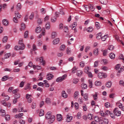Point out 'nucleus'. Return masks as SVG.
Segmentation results:
<instances>
[{"mask_svg":"<svg viewBox=\"0 0 124 124\" xmlns=\"http://www.w3.org/2000/svg\"><path fill=\"white\" fill-rule=\"evenodd\" d=\"M8 39V37L7 36H4L3 39L2 41L3 42H6Z\"/></svg>","mask_w":124,"mask_h":124,"instance_id":"09e8293b","label":"nucleus"},{"mask_svg":"<svg viewBox=\"0 0 124 124\" xmlns=\"http://www.w3.org/2000/svg\"><path fill=\"white\" fill-rule=\"evenodd\" d=\"M88 82L89 87L90 88H92L93 87V84L92 81L90 79H89L88 80Z\"/></svg>","mask_w":124,"mask_h":124,"instance_id":"412c9836","label":"nucleus"},{"mask_svg":"<svg viewBox=\"0 0 124 124\" xmlns=\"http://www.w3.org/2000/svg\"><path fill=\"white\" fill-rule=\"evenodd\" d=\"M86 73L88 75L89 78H92L93 77V75L91 72H89Z\"/></svg>","mask_w":124,"mask_h":124,"instance_id":"864d4df0","label":"nucleus"},{"mask_svg":"<svg viewBox=\"0 0 124 124\" xmlns=\"http://www.w3.org/2000/svg\"><path fill=\"white\" fill-rule=\"evenodd\" d=\"M95 85L97 86H101L102 85L101 82L99 81H96L94 82Z\"/></svg>","mask_w":124,"mask_h":124,"instance_id":"9b49d317","label":"nucleus"},{"mask_svg":"<svg viewBox=\"0 0 124 124\" xmlns=\"http://www.w3.org/2000/svg\"><path fill=\"white\" fill-rule=\"evenodd\" d=\"M49 16L47 15L44 18V22H46L49 19Z\"/></svg>","mask_w":124,"mask_h":124,"instance_id":"052dcab7","label":"nucleus"},{"mask_svg":"<svg viewBox=\"0 0 124 124\" xmlns=\"http://www.w3.org/2000/svg\"><path fill=\"white\" fill-rule=\"evenodd\" d=\"M88 32H90L93 31V28L91 27H88L86 29Z\"/></svg>","mask_w":124,"mask_h":124,"instance_id":"e433bc0d","label":"nucleus"},{"mask_svg":"<svg viewBox=\"0 0 124 124\" xmlns=\"http://www.w3.org/2000/svg\"><path fill=\"white\" fill-rule=\"evenodd\" d=\"M44 111L43 110L41 109L40 110L39 113V116H43L44 114Z\"/></svg>","mask_w":124,"mask_h":124,"instance_id":"0e129e2a","label":"nucleus"},{"mask_svg":"<svg viewBox=\"0 0 124 124\" xmlns=\"http://www.w3.org/2000/svg\"><path fill=\"white\" fill-rule=\"evenodd\" d=\"M71 49L69 47H68L67 48L66 52V53L68 54H70L71 53Z\"/></svg>","mask_w":124,"mask_h":124,"instance_id":"f704fd0d","label":"nucleus"},{"mask_svg":"<svg viewBox=\"0 0 124 124\" xmlns=\"http://www.w3.org/2000/svg\"><path fill=\"white\" fill-rule=\"evenodd\" d=\"M116 104L117 106H118L120 108L122 106V104L118 102H116Z\"/></svg>","mask_w":124,"mask_h":124,"instance_id":"338daca9","label":"nucleus"},{"mask_svg":"<svg viewBox=\"0 0 124 124\" xmlns=\"http://www.w3.org/2000/svg\"><path fill=\"white\" fill-rule=\"evenodd\" d=\"M45 102L48 104H50L51 102V99L48 98H46L45 99Z\"/></svg>","mask_w":124,"mask_h":124,"instance_id":"393cba45","label":"nucleus"},{"mask_svg":"<svg viewBox=\"0 0 124 124\" xmlns=\"http://www.w3.org/2000/svg\"><path fill=\"white\" fill-rule=\"evenodd\" d=\"M1 95L2 96L4 97V98L5 100L8 101L9 100V96L8 95H6L4 93H2Z\"/></svg>","mask_w":124,"mask_h":124,"instance_id":"dca6fc26","label":"nucleus"},{"mask_svg":"<svg viewBox=\"0 0 124 124\" xmlns=\"http://www.w3.org/2000/svg\"><path fill=\"white\" fill-rule=\"evenodd\" d=\"M119 59L122 60L124 63V58L122 54H121L120 55L119 57Z\"/></svg>","mask_w":124,"mask_h":124,"instance_id":"4c0bfd02","label":"nucleus"},{"mask_svg":"<svg viewBox=\"0 0 124 124\" xmlns=\"http://www.w3.org/2000/svg\"><path fill=\"white\" fill-rule=\"evenodd\" d=\"M46 28L47 29H49L50 28V23L49 22H47L46 24Z\"/></svg>","mask_w":124,"mask_h":124,"instance_id":"2f4dec72","label":"nucleus"},{"mask_svg":"<svg viewBox=\"0 0 124 124\" xmlns=\"http://www.w3.org/2000/svg\"><path fill=\"white\" fill-rule=\"evenodd\" d=\"M19 44L21 46H24V49L25 48V46L24 44L23 43V41L22 39H20L19 41Z\"/></svg>","mask_w":124,"mask_h":124,"instance_id":"b1692460","label":"nucleus"},{"mask_svg":"<svg viewBox=\"0 0 124 124\" xmlns=\"http://www.w3.org/2000/svg\"><path fill=\"white\" fill-rule=\"evenodd\" d=\"M46 118L49 119L48 123L49 124L52 123L54 120V116L50 112H47L46 115Z\"/></svg>","mask_w":124,"mask_h":124,"instance_id":"f257e3e1","label":"nucleus"},{"mask_svg":"<svg viewBox=\"0 0 124 124\" xmlns=\"http://www.w3.org/2000/svg\"><path fill=\"white\" fill-rule=\"evenodd\" d=\"M81 87L82 89H85L87 88V85L86 84L83 83L81 84Z\"/></svg>","mask_w":124,"mask_h":124,"instance_id":"aec40b11","label":"nucleus"},{"mask_svg":"<svg viewBox=\"0 0 124 124\" xmlns=\"http://www.w3.org/2000/svg\"><path fill=\"white\" fill-rule=\"evenodd\" d=\"M45 31L44 29V30H43V29L42 30V35L41 34L39 35L38 36V38H40L41 37L42 35H45Z\"/></svg>","mask_w":124,"mask_h":124,"instance_id":"37998d69","label":"nucleus"},{"mask_svg":"<svg viewBox=\"0 0 124 124\" xmlns=\"http://www.w3.org/2000/svg\"><path fill=\"white\" fill-rule=\"evenodd\" d=\"M98 95V93L97 92H95V94L93 95V99L94 100L96 101L97 100Z\"/></svg>","mask_w":124,"mask_h":124,"instance_id":"bb28decb","label":"nucleus"},{"mask_svg":"<svg viewBox=\"0 0 124 124\" xmlns=\"http://www.w3.org/2000/svg\"><path fill=\"white\" fill-rule=\"evenodd\" d=\"M67 75L66 74L63 75L62 77H59L57 78L56 80V82H61L65 80L67 77Z\"/></svg>","mask_w":124,"mask_h":124,"instance_id":"7ed1b4c3","label":"nucleus"},{"mask_svg":"<svg viewBox=\"0 0 124 124\" xmlns=\"http://www.w3.org/2000/svg\"><path fill=\"white\" fill-rule=\"evenodd\" d=\"M15 16L17 17L18 18H20L21 17V16L18 11H15Z\"/></svg>","mask_w":124,"mask_h":124,"instance_id":"cd10ccee","label":"nucleus"},{"mask_svg":"<svg viewBox=\"0 0 124 124\" xmlns=\"http://www.w3.org/2000/svg\"><path fill=\"white\" fill-rule=\"evenodd\" d=\"M23 113H19L18 114H17L15 116V117L16 118H20L23 115Z\"/></svg>","mask_w":124,"mask_h":124,"instance_id":"c9c22d12","label":"nucleus"},{"mask_svg":"<svg viewBox=\"0 0 124 124\" xmlns=\"http://www.w3.org/2000/svg\"><path fill=\"white\" fill-rule=\"evenodd\" d=\"M31 83H28L25 85L24 88V90H27V89L30 90L31 89Z\"/></svg>","mask_w":124,"mask_h":124,"instance_id":"9d476101","label":"nucleus"},{"mask_svg":"<svg viewBox=\"0 0 124 124\" xmlns=\"http://www.w3.org/2000/svg\"><path fill=\"white\" fill-rule=\"evenodd\" d=\"M66 46L64 45H62L60 47V50L61 51H63L65 50Z\"/></svg>","mask_w":124,"mask_h":124,"instance_id":"4be33fe9","label":"nucleus"},{"mask_svg":"<svg viewBox=\"0 0 124 124\" xmlns=\"http://www.w3.org/2000/svg\"><path fill=\"white\" fill-rule=\"evenodd\" d=\"M117 70V72L121 73L124 70V66L120 68L119 70Z\"/></svg>","mask_w":124,"mask_h":124,"instance_id":"49530a36","label":"nucleus"},{"mask_svg":"<svg viewBox=\"0 0 124 124\" xmlns=\"http://www.w3.org/2000/svg\"><path fill=\"white\" fill-rule=\"evenodd\" d=\"M114 37H115V39L117 41L119 42H121V43L123 44V45H124V43H123V42H122V41L119 38L117 35H115L114 36Z\"/></svg>","mask_w":124,"mask_h":124,"instance_id":"6ab92c4d","label":"nucleus"},{"mask_svg":"<svg viewBox=\"0 0 124 124\" xmlns=\"http://www.w3.org/2000/svg\"><path fill=\"white\" fill-rule=\"evenodd\" d=\"M98 77L100 78H105L107 76L106 74L101 72L99 73L98 75Z\"/></svg>","mask_w":124,"mask_h":124,"instance_id":"39448f33","label":"nucleus"},{"mask_svg":"<svg viewBox=\"0 0 124 124\" xmlns=\"http://www.w3.org/2000/svg\"><path fill=\"white\" fill-rule=\"evenodd\" d=\"M90 69V68L88 66H86L85 67L84 71L86 73L89 72L88 70Z\"/></svg>","mask_w":124,"mask_h":124,"instance_id":"72a5a7b5","label":"nucleus"},{"mask_svg":"<svg viewBox=\"0 0 124 124\" xmlns=\"http://www.w3.org/2000/svg\"><path fill=\"white\" fill-rule=\"evenodd\" d=\"M2 23L5 26L8 25L9 24L8 20L6 19H3L2 21Z\"/></svg>","mask_w":124,"mask_h":124,"instance_id":"1a4fd4ad","label":"nucleus"},{"mask_svg":"<svg viewBox=\"0 0 124 124\" xmlns=\"http://www.w3.org/2000/svg\"><path fill=\"white\" fill-rule=\"evenodd\" d=\"M8 79V76H6L3 77L1 79L2 81H4L7 80Z\"/></svg>","mask_w":124,"mask_h":124,"instance_id":"680f3d73","label":"nucleus"},{"mask_svg":"<svg viewBox=\"0 0 124 124\" xmlns=\"http://www.w3.org/2000/svg\"><path fill=\"white\" fill-rule=\"evenodd\" d=\"M98 49H96L93 50V54L95 56H97L98 54Z\"/></svg>","mask_w":124,"mask_h":124,"instance_id":"c85d7f7f","label":"nucleus"},{"mask_svg":"<svg viewBox=\"0 0 124 124\" xmlns=\"http://www.w3.org/2000/svg\"><path fill=\"white\" fill-rule=\"evenodd\" d=\"M0 113L1 114V116H5V119L6 120H8L10 118V116L8 115H5V110H4L0 108Z\"/></svg>","mask_w":124,"mask_h":124,"instance_id":"f03ea898","label":"nucleus"},{"mask_svg":"<svg viewBox=\"0 0 124 124\" xmlns=\"http://www.w3.org/2000/svg\"><path fill=\"white\" fill-rule=\"evenodd\" d=\"M53 77V75L50 73L47 74L46 76V79L48 80H51Z\"/></svg>","mask_w":124,"mask_h":124,"instance_id":"0eeeda50","label":"nucleus"},{"mask_svg":"<svg viewBox=\"0 0 124 124\" xmlns=\"http://www.w3.org/2000/svg\"><path fill=\"white\" fill-rule=\"evenodd\" d=\"M78 92L76 91L74 95V99H77L78 98Z\"/></svg>","mask_w":124,"mask_h":124,"instance_id":"69168bd1","label":"nucleus"},{"mask_svg":"<svg viewBox=\"0 0 124 124\" xmlns=\"http://www.w3.org/2000/svg\"><path fill=\"white\" fill-rule=\"evenodd\" d=\"M21 7L20 3H18L16 6V8L17 9L20 10L21 8Z\"/></svg>","mask_w":124,"mask_h":124,"instance_id":"13d9d810","label":"nucleus"},{"mask_svg":"<svg viewBox=\"0 0 124 124\" xmlns=\"http://www.w3.org/2000/svg\"><path fill=\"white\" fill-rule=\"evenodd\" d=\"M120 64H117L116 66L115 69L116 70H119L120 68Z\"/></svg>","mask_w":124,"mask_h":124,"instance_id":"774afa93","label":"nucleus"},{"mask_svg":"<svg viewBox=\"0 0 124 124\" xmlns=\"http://www.w3.org/2000/svg\"><path fill=\"white\" fill-rule=\"evenodd\" d=\"M25 83V82L22 81H21L19 85V87H23L24 85V84Z\"/></svg>","mask_w":124,"mask_h":124,"instance_id":"5fc2aeb1","label":"nucleus"},{"mask_svg":"<svg viewBox=\"0 0 124 124\" xmlns=\"http://www.w3.org/2000/svg\"><path fill=\"white\" fill-rule=\"evenodd\" d=\"M33 68L35 69H37L38 70H40L41 68V67L39 66H36L34 65L33 66Z\"/></svg>","mask_w":124,"mask_h":124,"instance_id":"ea45409f","label":"nucleus"},{"mask_svg":"<svg viewBox=\"0 0 124 124\" xmlns=\"http://www.w3.org/2000/svg\"><path fill=\"white\" fill-rule=\"evenodd\" d=\"M34 14L33 13H32L29 17V19L30 20H32L34 16Z\"/></svg>","mask_w":124,"mask_h":124,"instance_id":"4d7b16f0","label":"nucleus"},{"mask_svg":"<svg viewBox=\"0 0 124 124\" xmlns=\"http://www.w3.org/2000/svg\"><path fill=\"white\" fill-rule=\"evenodd\" d=\"M41 13L42 14H44L45 13L46 11L44 8H42L40 10Z\"/></svg>","mask_w":124,"mask_h":124,"instance_id":"6e6d98bb","label":"nucleus"},{"mask_svg":"<svg viewBox=\"0 0 124 124\" xmlns=\"http://www.w3.org/2000/svg\"><path fill=\"white\" fill-rule=\"evenodd\" d=\"M41 30V28L40 27H38L36 28L35 31L36 32L39 33L40 32Z\"/></svg>","mask_w":124,"mask_h":124,"instance_id":"79ce46f5","label":"nucleus"},{"mask_svg":"<svg viewBox=\"0 0 124 124\" xmlns=\"http://www.w3.org/2000/svg\"><path fill=\"white\" fill-rule=\"evenodd\" d=\"M73 118L72 116H69V115H67L66 121L68 122H70L72 120Z\"/></svg>","mask_w":124,"mask_h":124,"instance_id":"5701e85b","label":"nucleus"},{"mask_svg":"<svg viewBox=\"0 0 124 124\" xmlns=\"http://www.w3.org/2000/svg\"><path fill=\"white\" fill-rule=\"evenodd\" d=\"M87 117L89 120H93V115L91 114H88Z\"/></svg>","mask_w":124,"mask_h":124,"instance_id":"a211bd4d","label":"nucleus"},{"mask_svg":"<svg viewBox=\"0 0 124 124\" xmlns=\"http://www.w3.org/2000/svg\"><path fill=\"white\" fill-rule=\"evenodd\" d=\"M85 65V63L84 61H82L79 63V66L81 67H83Z\"/></svg>","mask_w":124,"mask_h":124,"instance_id":"8fccbe9b","label":"nucleus"},{"mask_svg":"<svg viewBox=\"0 0 124 124\" xmlns=\"http://www.w3.org/2000/svg\"><path fill=\"white\" fill-rule=\"evenodd\" d=\"M108 37V36L107 34L106 35H105L104 36H101V40L103 41H104L106 40V39Z\"/></svg>","mask_w":124,"mask_h":124,"instance_id":"a878e982","label":"nucleus"},{"mask_svg":"<svg viewBox=\"0 0 124 124\" xmlns=\"http://www.w3.org/2000/svg\"><path fill=\"white\" fill-rule=\"evenodd\" d=\"M112 85V82L110 81H108L106 84V86L108 88H109L111 87Z\"/></svg>","mask_w":124,"mask_h":124,"instance_id":"ddd939ff","label":"nucleus"},{"mask_svg":"<svg viewBox=\"0 0 124 124\" xmlns=\"http://www.w3.org/2000/svg\"><path fill=\"white\" fill-rule=\"evenodd\" d=\"M99 119V118L97 116H95V117L94 118V119L95 121L97 122H98V121H99L100 120V119Z\"/></svg>","mask_w":124,"mask_h":124,"instance_id":"e2e57ef3","label":"nucleus"},{"mask_svg":"<svg viewBox=\"0 0 124 124\" xmlns=\"http://www.w3.org/2000/svg\"><path fill=\"white\" fill-rule=\"evenodd\" d=\"M14 49L15 50H22L24 49V46H16Z\"/></svg>","mask_w":124,"mask_h":124,"instance_id":"6e6552de","label":"nucleus"},{"mask_svg":"<svg viewBox=\"0 0 124 124\" xmlns=\"http://www.w3.org/2000/svg\"><path fill=\"white\" fill-rule=\"evenodd\" d=\"M28 31H26L24 33V38H27L28 36Z\"/></svg>","mask_w":124,"mask_h":124,"instance_id":"a18cd8bd","label":"nucleus"},{"mask_svg":"<svg viewBox=\"0 0 124 124\" xmlns=\"http://www.w3.org/2000/svg\"><path fill=\"white\" fill-rule=\"evenodd\" d=\"M95 26L97 29H99L100 28V23L98 22H96L95 23Z\"/></svg>","mask_w":124,"mask_h":124,"instance_id":"bf43d9fd","label":"nucleus"},{"mask_svg":"<svg viewBox=\"0 0 124 124\" xmlns=\"http://www.w3.org/2000/svg\"><path fill=\"white\" fill-rule=\"evenodd\" d=\"M101 51L103 55L104 56L107 55L108 53V50L107 49L104 50L102 49L101 50Z\"/></svg>","mask_w":124,"mask_h":124,"instance_id":"f3484780","label":"nucleus"},{"mask_svg":"<svg viewBox=\"0 0 124 124\" xmlns=\"http://www.w3.org/2000/svg\"><path fill=\"white\" fill-rule=\"evenodd\" d=\"M60 39L59 38H57L55 39L53 41V43L54 45L58 44L59 42Z\"/></svg>","mask_w":124,"mask_h":124,"instance_id":"4468645a","label":"nucleus"},{"mask_svg":"<svg viewBox=\"0 0 124 124\" xmlns=\"http://www.w3.org/2000/svg\"><path fill=\"white\" fill-rule=\"evenodd\" d=\"M36 60L37 62H39L40 63H42V64L44 65L45 63V61L43 60V57H37L35 59Z\"/></svg>","mask_w":124,"mask_h":124,"instance_id":"20e7f679","label":"nucleus"},{"mask_svg":"<svg viewBox=\"0 0 124 124\" xmlns=\"http://www.w3.org/2000/svg\"><path fill=\"white\" fill-rule=\"evenodd\" d=\"M57 18L56 17L52 16L51 19V22L53 23L55 22L56 21Z\"/></svg>","mask_w":124,"mask_h":124,"instance_id":"473e14b6","label":"nucleus"},{"mask_svg":"<svg viewBox=\"0 0 124 124\" xmlns=\"http://www.w3.org/2000/svg\"><path fill=\"white\" fill-rule=\"evenodd\" d=\"M114 49V46L112 45L109 46H108V49L112 51Z\"/></svg>","mask_w":124,"mask_h":124,"instance_id":"3c124183","label":"nucleus"},{"mask_svg":"<svg viewBox=\"0 0 124 124\" xmlns=\"http://www.w3.org/2000/svg\"><path fill=\"white\" fill-rule=\"evenodd\" d=\"M109 57L111 59H113L115 57V55L113 53H111L109 54Z\"/></svg>","mask_w":124,"mask_h":124,"instance_id":"7c9ffc66","label":"nucleus"},{"mask_svg":"<svg viewBox=\"0 0 124 124\" xmlns=\"http://www.w3.org/2000/svg\"><path fill=\"white\" fill-rule=\"evenodd\" d=\"M117 108H116L114 110V112L115 115L117 116H120L121 114V112L120 111L117 110Z\"/></svg>","mask_w":124,"mask_h":124,"instance_id":"423d86ee","label":"nucleus"},{"mask_svg":"<svg viewBox=\"0 0 124 124\" xmlns=\"http://www.w3.org/2000/svg\"><path fill=\"white\" fill-rule=\"evenodd\" d=\"M101 4L106 5L108 2V1L107 0H99Z\"/></svg>","mask_w":124,"mask_h":124,"instance_id":"c756f323","label":"nucleus"},{"mask_svg":"<svg viewBox=\"0 0 124 124\" xmlns=\"http://www.w3.org/2000/svg\"><path fill=\"white\" fill-rule=\"evenodd\" d=\"M105 106L106 108H108L110 107H112V105H111V106L109 103L107 102L105 103Z\"/></svg>","mask_w":124,"mask_h":124,"instance_id":"de8ad7c7","label":"nucleus"},{"mask_svg":"<svg viewBox=\"0 0 124 124\" xmlns=\"http://www.w3.org/2000/svg\"><path fill=\"white\" fill-rule=\"evenodd\" d=\"M115 94L112 93L110 94L109 95V97L110 98H114L115 97Z\"/></svg>","mask_w":124,"mask_h":124,"instance_id":"a19ab883","label":"nucleus"},{"mask_svg":"<svg viewBox=\"0 0 124 124\" xmlns=\"http://www.w3.org/2000/svg\"><path fill=\"white\" fill-rule=\"evenodd\" d=\"M1 104L4 106H7V103L4 100H3L0 101V102Z\"/></svg>","mask_w":124,"mask_h":124,"instance_id":"c03bdc74","label":"nucleus"},{"mask_svg":"<svg viewBox=\"0 0 124 124\" xmlns=\"http://www.w3.org/2000/svg\"><path fill=\"white\" fill-rule=\"evenodd\" d=\"M57 118L58 121H61L62 120V117L61 115V114H57Z\"/></svg>","mask_w":124,"mask_h":124,"instance_id":"2eb2a0df","label":"nucleus"},{"mask_svg":"<svg viewBox=\"0 0 124 124\" xmlns=\"http://www.w3.org/2000/svg\"><path fill=\"white\" fill-rule=\"evenodd\" d=\"M62 96L64 98H66L68 97V94L66 93L65 91H63L62 92Z\"/></svg>","mask_w":124,"mask_h":124,"instance_id":"f8f14e48","label":"nucleus"},{"mask_svg":"<svg viewBox=\"0 0 124 124\" xmlns=\"http://www.w3.org/2000/svg\"><path fill=\"white\" fill-rule=\"evenodd\" d=\"M84 96V100L85 101H87L88 100V94L87 93H85Z\"/></svg>","mask_w":124,"mask_h":124,"instance_id":"58836bf2","label":"nucleus"},{"mask_svg":"<svg viewBox=\"0 0 124 124\" xmlns=\"http://www.w3.org/2000/svg\"><path fill=\"white\" fill-rule=\"evenodd\" d=\"M57 36V34L55 32H53L52 33V38H54Z\"/></svg>","mask_w":124,"mask_h":124,"instance_id":"603ef678","label":"nucleus"}]
</instances>
